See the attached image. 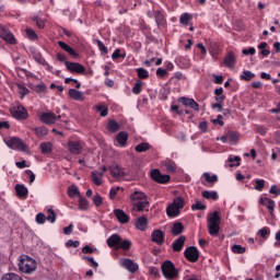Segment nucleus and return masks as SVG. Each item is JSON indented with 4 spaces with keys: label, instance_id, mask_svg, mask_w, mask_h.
I'll use <instances>...</instances> for the list:
<instances>
[{
    "label": "nucleus",
    "instance_id": "obj_1",
    "mask_svg": "<svg viewBox=\"0 0 280 280\" xmlns=\"http://www.w3.org/2000/svg\"><path fill=\"white\" fill-rule=\"evenodd\" d=\"M130 202L137 211H143V209L150 207L148 196H145V192L139 190H136L130 195Z\"/></svg>",
    "mask_w": 280,
    "mask_h": 280
},
{
    "label": "nucleus",
    "instance_id": "obj_2",
    "mask_svg": "<svg viewBox=\"0 0 280 280\" xmlns=\"http://www.w3.org/2000/svg\"><path fill=\"white\" fill-rule=\"evenodd\" d=\"M37 262L34 258L30 256H22L19 262V270L24 275H32V272H36Z\"/></svg>",
    "mask_w": 280,
    "mask_h": 280
},
{
    "label": "nucleus",
    "instance_id": "obj_3",
    "mask_svg": "<svg viewBox=\"0 0 280 280\" xmlns=\"http://www.w3.org/2000/svg\"><path fill=\"white\" fill-rule=\"evenodd\" d=\"M162 273L165 279H176L178 277V270H176V266L171 260H166L162 264Z\"/></svg>",
    "mask_w": 280,
    "mask_h": 280
},
{
    "label": "nucleus",
    "instance_id": "obj_4",
    "mask_svg": "<svg viewBox=\"0 0 280 280\" xmlns=\"http://www.w3.org/2000/svg\"><path fill=\"white\" fill-rule=\"evenodd\" d=\"M4 143L11 150H18L20 152H25V150H27V145L19 137L7 138Z\"/></svg>",
    "mask_w": 280,
    "mask_h": 280
},
{
    "label": "nucleus",
    "instance_id": "obj_5",
    "mask_svg": "<svg viewBox=\"0 0 280 280\" xmlns=\"http://www.w3.org/2000/svg\"><path fill=\"white\" fill-rule=\"evenodd\" d=\"M109 174L115 178L116 180H119L126 176V168L121 167L117 163H112V165L108 167Z\"/></svg>",
    "mask_w": 280,
    "mask_h": 280
},
{
    "label": "nucleus",
    "instance_id": "obj_6",
    "mask_svg": "<svg viewBox=\"0 0 280 280\" xmlns=\"http://www.w3.org/2000/svg\"><path fill=\"white\" fill-rule=\"evenodd\" d=\"M0 38L9 43V45H16V38H14V34L10 32L5 26L0 25Z\"/></svg>",
    "mask_w": 280,
    "mask_h": 280
},
{
    "label": "nucleus",
    "instance_id": "obj_7",
    "mask_svg": "<svg viewBox=\"0 0 280 280\" xmlns=\"http://www.w3.org/2000/svg\"><path fill=\"white\" fill-rule=\"evenodd\" d=\"M184 256L186 257V259H188V261H191L192 264L200 259V253L198 252V248H196V246H190L186 248L184 252Z\"/></svg>",
    "mask_w": 280,
    "mask_h": 280
},
{
    "label": "nucleus",
    "instance_id": "obj_8",
    "mask_svg": "<svg viewBox=\"0 0 280 280\" xmlns=\"http://www.w3.org/2000/svg\"><path fill=\"white\" fill-rule=\"evenodd\" d=\"M11 115L14 119H27V109L23 105H15L11 108Z\"/></svg>",
    "mask_w": 280,
    "mask_h": 280
},
{
    "label": "nucleus",
    "instance_id": "obj_9",
    "mask_svg": "<svg viewBox=\"0 0 280 280\" xmlns=\"http://www.w3.org/2000/svg\"><path fill=\"white\" fill-rule=\"evenodd\" d=\"M66 69H68V71H70V73H85L86 68L79 62H71V61H66Z\"/></svg>",
    "mask_w": 280,
    "mask_h": 280
},
{
    "label": "nucleus",
    "instance_id": "obj_10",
    "mask_svg": "<svg viewBox=\"0 0 280 280\" xmlns=\"http://www.w3.org/2000/svg\"><path fill=\"white\" fill-rule=\"evenodd\" d=\"M83 148L82 141H69L67 144V150L70 154H81Z\"/></svg>",
    "mask_w": 280,
    "mask_h": 280
},
{
    "label": "nucleus",
    "instance_id": "obj_11",
    "mask_svg": "<svg viewBox=\"0 0 280 280\" xmlns=\"http://www.w3.org/2000/svg\"><path fill=\"white\" fill-rule=\"evenodd\" d=\"M61 115L56 116V114L51 112H47L40 115V121L43 124H46L47 126H51V124H55L57 119H61Z\"/></svg>",
    "mask_w": 280,
    "mask_h": 280
},
{
    "label": "nucleus",
    "instance_id": "obj_12",
    "mask_svg": "<svg viewBox=\"0 0 280 280\" xmlns=\"http://www.w3.org/2000/svg\"><path fill=\"white\" fill-rule=\"evenodd\" d=\"M151 178H153L155 183H160L161 185L170 183V175H163L161 174V171L156 168L151 172Z\"/></svg>",
    "mask_w": 280,
    "mask_h": 280
},
{
    "label": "nucleus",
    "instance_id": "obj_13",
    "mask_svg": "<svg viewBox=\"0 0 280 280\" xmlns=\"http://www.w3.org/2000/svg\"><path fill=\"white\" fill-rule=\"evenodd\" d=\"M120 266L122 268H126L129 272L135 273L136 271L139 270V265H137L132 259L124 258L120 260Z\"/></svg>",
    "mask_w": 280,
    "mask_h": 280
},
{
    "label": "nucleus",
    "instance_id": "obj_14",
    "mask_svg": "<svg viewBox=\"0 0 280 280\" xmlns=\"http://www.w3.org/2000/svg\"><path fill=\"white\" fill-rule=\"evenodd\" d=\"M151 241L158 246H163L165 242V234L161 230H155L151 233Z\"/></svg>",
    "mask_w": 280,
    "mask_h": 280
},
{
    "label": "nucleus",
    "instance_id": "obj_15",
    "mask_svg": "<svg viewBox=\"0 0 280 280\" xmlns=\"http://www.w3.org/2000/svg\"><path fill=\"white\" fill-rule=\"evenodd\" d=\"M178 102L183 104V106H188L189 108H192V110H200V105L194 101V98L182 96L178 98Z\"/></svg>",
    "mask_w": 280,
    "mask_h": 280
},
{
    "label": "nucleus",
    "instance_id": "obj_16",
    "mask_svg": "<svg viewBox=\"0 0 280 280\" xmlns=\"http://www.w3.org/2000/svg\"><path fill=\"white\" fill-rule=\"evenodd\" d=\"M106 243L109 248H115V250H119V244H121V236H119V234H113L106 240Z\"/></svg>",
    "mask_w": 280,
    "mask_h": 280
},
{
    "label": "nucleus",
    "instance_id": "obj_17",
    "mask_svg": "<svg viewBox=\"0 0 280 280\" xmlns=\"http://www.w3.org/2000/svg\"><path fill=\"white\" fill-rule=\"evenodd\" d=\"M185 242H187V237L185 235L179 236L173 242L172 248L174 253H180L185 246Z\"/></svg>",
    "mask_w": 280,
    "mask_h": 280
},
{
    "label": "nucleus",
    "instance_id": "obj_18",
    "mask_svg": "<svg viewBox=\"0 0 280 280\" xmlns=\"http://www.w3.org/2000/svg\"><path fill=\"white\" fill-rule=\"evenodd\" d=\"M114 215L115 218H117L118 222H120V224H128L130 217H128V214L126 212H124V210L121 209H115L114 210Z\"/></svg>",
    "mask_w": 280,
    "mask_h": 280
},
{
    "label": "nucleus",
    "instance_id": "obj_19",
    "mask_svg": "<svg viewBox=\"0 0 280 280\" xmlns=\"http://www.w3.org/2000/svg\"><path fill=\"white\" fill-rule=\"evenodd\" d=\"M58 45H59L60 48L63 49V51L69 54V56H71L72 58H79L80 57V55L75 51V49H73V47L69 46L67 43L58 42Z\"/></svg>",
    "mask_w": 280,
    "mask_h": 280
},
{
    "label": "nucleus",
    "instance_id": "obj_20",
    "mask_svg": "<svg viewBox=\"0 0 280 280\" xmlns=\"http://www.w3.org/2000/svg\"><path fill=\"white\" fill-rule=\"evenodd\" d=\"M68 95L75 102H84V94L75 89H70Z\"/></svg>",
    "mask_w": 280,
    "mask_h": 280
},
{
    "label": "nucleus",
    "instance_id": "obj_21",
    "mask_svg": "<svg viewBox=\"0 0 280 280\" xmlns=\"http://www.w3.org/2000/svg\"><path fill=\"white\" fill-rule=\"evenodd\" d=\"M15 191L16 196H19L20 198H27V194H30V190H27V187H25V185L23 184H16Z\"/></svg>",
    "mask_w": 280,
    "mask_h": 280
},
{
    "label": "nucleus",
    "instance_id": "obj_22",
    "mask_svg": "<svg viewBox=\"0 0 280 280\" xmlns=\"http://www.w3.org/2000/svg\"><path fill=\"white\" fill-rule=\"evenodd\" d=\"M223 62L225 67H229V69H233L236 62L235 54L229 52L228 56L224 58Z\"/></svg>",
    "mask_w": 280,
    "mask_h": 280
},
{
    "label": "nucleus",
    "instance_id": "obj_23",
    "mask_svg": "<svg viewBox=\"0 0 280 280\" xmlns=\"http://www.w3.org/2000/svg\"><path fill=\"white\" fill-rule=\"evenodd\" d=\"M208 232L212 237H218V233H220V223H208Z\"/></svg>",
    "mask_w": 280,
    "mask_h": 280
},
{
    "label": "nucleus",
    "instance_id": "obj_24",
    "mask_svg": "<svg viewBox=\"0 0 280 280\" xmlns=\"http://www.w3.org/2000/svg\"><path fill=\"white\" fill-rule=\"evenodd\" d=\"M136 228L138 229V231H145V229L148 228V218L145 217L138 218L136 222Z\"/></svg>",
    "mask_w": 280,
    "mask_h": 280
},
{
    "label": "nucleus",
    "instance_id": "obj_25",
    "mask_svg": "<svg viewBox=\"0 0 280 280\" xmlns=\"http://www.w3.org/2000/svg\"><path fill=\"white\" fill-rule=\"evenodd\" d=\"M116 141L119 143L120 148H124L128 143V133L126 131L119 132L116 137Z\"/></svg>",
    "mask_w": 280,
    "mask_h": 280
},
{
    "label": "nucleus",
    "instance_id": "obj_26",
    "mask_svg": "<svg viewBox=\"0 0 280 280\" xmlns=\"http://www.w3.org/2000/svg\"><path fill=\"white\" fill-rule=\"evenodd\" d=\"M183 231H185V226L180 222L174 223L171 229L172 235H175V236L180 235V233H183Z\"/></svg>",
    "mask_w": 280,
    "mask_h": 280
},
{
    "label": "nucleus",
    "instance_id": "obj_27",
    "mask_svg": "<svg viewBox=\"0 0 280 280\" xmlns=\"http://www.w3.org/2000/svg\"><path fill=\"white\" fill-rule=\"evenodd\" d=\"M168 218H176L180 214V210L176 206L170 205L166 209Z\"/></svg>",
    "mask_w": 280,
    "mask_h": 280
},
{
    "label": "nucleus",
    "instance_id": "obj_28",
    "mask_svg": "<svg viewBox=\"0 0 280 280\" xmlns=\"http://www.w3.org/2000/svg\"><path fill=\"white\" fill-rule=\"evenodd\" d=\"M260 203L264 207H267L270 211H275V200L270 198H260Z\"/></svg>",
    "mask_w": 280,
    "mask_h": 280
},
{
    "label": "nucleus",
    "instance_id": "obj_29",
    "mask_svg": "<svg viewBox=\"0 0 280 280\" xmlns=\"http://www.w3.org/2000/svg\"><path fill=\"white\" fill-rule=\"evenodd\" d=\"M152 149V145H150V143H148V142H141V143H139V144H137L136 147H135V150L137 151V152H139V153H141V152H148V150H151Z\"/></svg>",
    "mask_w": 280,
    "mask_h": 280
},
{
    "label": "nucleus",
    "instance_id": "obj_30",
    "mask_svg": "<svg viewBox=\"0 0 280 280\" xmlns=\"http://www.w3.org/2000/svg\"><path fill=\"white\" fill-rule=\"evenodd\" d=\"M208 224H220V213L218 211L210 214L208 218Z\"/></svg>",
    "mask_w": 280,
    "mask_h": 280
},
{
    "label": "nucleus",
    "instance_id": "obj_31",
    "mask_svg": "<svg viewBox=\"0 0 280 280\" xmlns=\"http://www.w3.org/2000/svg\"><path fill=\"white\" fill-rule=\"evenodd\" d=\"M253 78H255V73L249 70H244L241 74V80H244L245 82H250Z\"/></svg>",
    "mask_w": 280,
    "mask_h": 280
},
{
    "label": "nucleus",
    "instance_id": "obj_32",
    "mask_svg": "<svg viewBox=\"0 0 280 280\" xmlns=\"http://www.w3.org/2000/svg\"><path fill=\"white\" fill-rule=\"evenodd\" d=\"M131 246H132V242H130V240L120 238V244L118 245V249L121 248V250H130Z\"/></svg>",
    "mask_w": 280,
    "mask_h": 280
},
{
    "label": "nucleus",
    "instance_id": "obj_33",
    "mask_svg": "<svg viewBox=\"0 0 280 280\" xmlns=\"http://www.w3.org/2000/svg\"><path fill=\"white\" fill-rule=\"evenodd\" d=\"M203 198H206L207 200H218L219 196L217 191H209L206 190L202 192Z\"/></svg>",
    "mask_w": 280,
    "mask_h": 280
},
{
    "label": "nucleus",
    "instance_id": "obj_34",
    "mask_svg": "<svg viewBox=\"0 0 280 280\" xmlns=\"http://www.w3.org/2000/svg\"><path fill=\"white\" fill-rule=\"evenodd\" d=\"M138 78H140V80H145L148 78H150V72H148V70L143 69V68H138L136 69Z\"/></svg>",
    "mask_w": 280,
    "mask_h": 280
},
{
    "label": "nucleus",
    "instance_id": "obj_35",
    "mask_svg": "<svg viewBox=\"0 0 280 280\" xmlns=\"http://www.w3.org/2000/svg\"><path fill=\"white\" fill-rule=\"evenodd\" d=\"M172 205L180 210L185 207V199L183 197H177L173 200Z\"/></svg>",
    "mask_w": 280,
    "mask_h": 280
},
{
    "label": "nucleus",
    "instance_id": "obj_36",
    "mask_svg": "<svg viewBox=\"0 0 280 280\" xmlns=\"http://www.w3.org/2000/svg\"><path fill=\"white\" fill-rule=\"evenodd\" d=\"M191 210L192 211H205L207 210V206L205 203H202V201H196L192 206H191Z\"/></svg>",
    "mask_w": 280,
    "mask_h": 280
},
{
    "label": "nucleus",
    "instance_id": "obj_37",
    "mask_svg": "<svg viewBox=\"0 0 280 280\" xmlns=\"http://www.w3.org/2000/svg\"><path fill=\"white\" fill-rule=\"evenodd\" d=\"M203 178L207 180V183H210L211 185L218 183V175H211L209 173H203Z\"/></svg>",
    "mask_w": 280,
    "mask_h": 280
},
{
    "label": "nucleus",
    "instance_id": "obj_38",
    "mask_svg": "<svg viewBox=\"0 0 280 280\" xmlns=\"http://www.w3.org/2000/svg\"><path fill=\"white\" fill-rule=\"evenodd\" d=\"M33 130L35 135H37L38 137H47L49 132L45 127H36V128H33Z\"/></svg>",
    "mask_w": 280,
    "mask_h": 280
},
{
    "label": "nucleus",
    "instance_id": "obj_39",
    "mask_svg": "<svg viewBox=\"0 0 280 280\" xmlns=\"http://www.w3.org/2000/svg\"><path fill=\"white\" fill-rule=\"evenodd\" d=\"M155 21L158 25H165V16L163 15V13H161V11H155Z\"/></svg>",
    "mask_w": 280,
    "mask_h": 280
},
{
    "label": "nucleus",
    "instance_id": "obj_40",
    "mask_svg": "<svg viewBox=\"0 0 280 280\" xmlns=\"http://www.w3.org/2000/svg\"><path fill=\"white\" fill-rule=\"evenodd\" d=\"M189 21H191V14L183 13L179 18V23L182 25H189Z\"/></svg>",
    "mask_w": 280,
    "mask_h": 280
},
{
    "label": "nucleus",
    "instance_id": "obj_41",
    "mask_svg": "<svg viewBox=\"0 0 280 280\" xmlns=\"http://www.w3.org/2000/svg\"><path fill=\"white\" fill-rule=\"evenodd\" d=\"M79 209L80 211H88L89 210V200L85 198L80 197L79 199Z\"/></svg>",
    "mask_w": 280,
    "mask_h": 280
},
{
    "label": "nucleus",
    "instance_id": "obj_42",
    "mask_svg": "<svg viewBox=\"0 0 280 280\" xmlns=\"http://www.w3.org/2000/svg\"><path fill=\"white\" fill-rule=\"evenodd\" d=\"M142 86H143L142 81H140V80L136 81V84L132 88L133 95H139L141 93V91L143 90Z\"/></svg>",
    "mask_w": 280,
    "mask_h": 280
},
{
    "label": "nucleus",
    "instance_id": "obj_43",
    "mask_svg": "<svg viewBox=\"0 0 280 280\" xmlns=\"http://www.w3.org/2000/svg\"><path fill=\"white\" fill-rule=\"evenodd\" d=\"M109 132H117L120 128L119 124L115 120H110L107 125Z\"/></svg>",
    "mask_w": 280,
    "mask_h": 280
},
{
    "label": "nucleus",
    "instance_id": "obj_44",
    "mask_svg": "<svg viewBox=\"0 0 280 280\" xmlns=\"http://www.w3.org/2000/svg\"><path fill=\"white\" fill-rule=\"evenodd\" d=\"M229 163H230V167H238L240 165V161H242V158L240 156H234V158H229L228 159Z\"/></svg>",
    "mask_w": 280,
    "mask_h": 280
},
{
    "label": "nucleus",
    "instance_id": "obj_45",
    "mask_svg": "<svg viewBox=\"0 0 280 280\" xmlns=\"http://www.w3.org/2000/svg\"><path fill=\"white\" fill-rule=\"evenodd\" d=\"M232 253H235L236 255H244V253H246V247H243L242 245H233Z\"/></svg>",
    "mask_w": 280,
    "mask_h": 280
},
{
    "label": "nucleus",
    "instance_id": "obj_46",
    "mask_svg": "<svg viewBox=\"0 0 280 280\" xmlns=\"http://www.w3.org/2000/svg\"><path fill=\"white\" fill-rule=\"evenodd\" d=\"M47 213L48 215L46 217V220H48V222L54 224V222H56V212L54 211V209L49 208L47 210Z\"/></svg>",
    "mask_w": 280,
    "mask_h": 280
},
{
    "label": "nucleus",
    "instance_id": "obj_47",
    "mask_svg": "<svg viewBox=\"0 0 280 280\" xmlns=\"http://www.w3.org/2000/svg\"><path fill=\"white\" fill-rule=\"evenodd\" d=\"M96 110L100 113L101 117H106L108 115V108L106 105H97Z\"/></svg>",
    "mask_w": 280,
    "mask_h": 280
},
{
    "label": "nucleus",
    "instance_id": "obj_48",
    "mask_svg": "<svg viewBox=\"0 0 280 280\" xmlns=\"http://www.w3.org/2000/svg\"><path fill=\"white\" fill-rule=\"evenodd\" d=\"M95 43H96L101 54L106 56V54H108V48L104 45V43H102V40H100V39H96Z\"/></svg>",
    "mask_w": 280,
    "mask_h": 280
},
{
    "label": "nucleus",
    "instance_id": "obj_49",
    "mask_svg": "<svg viewBox=\"0 0 280 280\" xmlns=\"http://www.w3.org/2000/svg\"><path fill=\"white\" fill-rule=\"evenodd\" d=\"M2 280H23V278H21L19 275L16 273H5L3 277H2Z\"/></svg>",
    "mask_w": 280,
    "mask_h": 280
},
{
    "label": "nucleus",
    "instance_id": "obj_50",
    "mask_svg": "<svg viewBox=\"0 0 280 280\" xmlns=\"http://www.w3.org/2000/svg\"><path fill=\"white\" fill-rule=\"evenodd\" d=\"M40 150H42L43 154H49V152H51V143H49V142L42 143Z\"/></svg>",
    "mask_w": 280,
    "mask_h": 280
},
{
    "label": "nucleus",
    "instance_id": "obj_51",
    "mask_svg": "<svg viewBox=\"0 0 280 280\" xmlns=\"http://www.w3.org/2000/svg\"><path fill=\"white\" fill-rule=\"evenodd\" d=\"M68 196L70 198H74V196H80V190H78V188L75 186H70L68 188Z\"/></svg>",
    "mask_w": 280,
    "mask_h": 280
},
{
    "label": "nucleus",
    "instance_id": "obj_52",
    "mask_svg": "<svg viewBox=\"0 0 280 280\" xmlns=\"http://www.w3.org/2000/svg\"><path fill=\"white\" fill-rule=\"evenodd\" d=\"M255 183H256V186L254 187V189H256V191H262L264 187L266 186V180L256 179Z\"/></svg>",
    "mask_w": 280,
    "mask_h": 280
},
{
    "label": "nucleus",
    "instance_id": "obj_53",
    "mask_svg": "<svg viewBox=\"0 0 280 280\" xmlns=\"http://www.w3.org/2000/svg\"><path fill=\"white\" fill-rule=\"evenodd\" d=\"M18 90L21 95V98H23L25 95L30 94V90L25 88L24 85L18 84Z\"/></svg>",
    "mask_w": 280,
    "mask_h": 280
},
{
    "label": "nucleus",
    "instance_id": "obj_54",
    "mask_svg": "<svg viewBox=\"0 0 280 280\" xmlns=\"http://www.w3.org/2000/svg\"><path fill=\"white\" fill-rule=\"evenodd\" d=\"M26 36L30 38V40H37L38 35H36V32L32 28H26Z\"/></svg>",
    "mask_w": 280,
    "mask_h": 280
},
{
    "label": "nucleus",
    "instance_id": "obj_55",
    "mask_svg": "<svg viewBox=\"0 0 280 280\" xmlns=\"http://www.w3.org/2000/svg\"><path fill=\"white\" fill-rule=\"evenodd\" d=\"M33 21L36 22V25H37V27H38L39 30H44V28H45V20H44V19H40V18H38V16H35V18L33 19Z\"/></svg>",
    "mask_w": 280,
    "mask_h": 280
},
{
    "label": "nucleus",
    "instance_id": "obj_56",
    "mask_svg": "<svg viewBox=\"0 0 280 280\" xmlns=\"http://www.w3.org/2000/svg\"><path fill=\"white\" fill-rule=\"evenodd\" d=\"M35 220H36L37 224H43L47 220V217H45V213L39 212V213H37Z\"/></svg>",
    "mask_w": 280,
    "mask_h": 280
},
{
    "label": "nucleus",
    "instance_id": "obj_57",
    "mask_svg": "<svg viewBox=\"0 0 280 280\" xmlns=\"http://www.w3.org/2000/svg\"><path fill=\"white\" fill-rule=\"evenodd\" d=\"M260 237H264V240H266L268 237V235H270V229L268 228H262L258 231Z\"/></svg>",
    "mask_w": 280,
    "mask_h": 280
},
{
    "label": "nucleus",
    "instance_id": "obj_58",
    "mask_svg": "<svg viewBox=\"0 0 280 280\" xmlns=\"http://www.w3.org/2000/svg\"><path fill=\"white\" fill-rule=\"evenodd\" d=\"M93 202L95 207H102L103 199L100 194L94 195Z\"/></svg>",
    "mask_w": 280,
    "mask_h": 280
},
{
    "label": "nucleus",
    "instance_id": "obj_59",
    "mask_svg": "<svg viewBox=\"0 0 280 280\" xmlns=\"http://www.w3.org/2000/svg\"><path fill=\"white\" fill-rule=\"evenodd\" d=\"M119 189H121L120 187H113L110 188L109 190V198L112 200H115L116 196H117V192L119 191Z\"/></svg>",
    "mask_w": 280,
    "mask_h": 280
},
{
    "label": "nucleus",
    "instance_id": "obj_60",
    "mask_svg": "<svg viewBox=\"0 0 280 280\" xmlns=\"http://www.w3.org/2000/svg\"><path fill=\"white\" fill-rule=\"evenodd\" d=\"M113 60H117L118 58H126V55H121L120 49H116L112 55Z\"/></svg>",
    "mask_w": 280,
    "mask_h": 280
},
{
    "label": "nucleus",
    "instance_id": "obj_61",
    "mask_svg": "<svg viewBox=\"0 0 280 280\" xmlns=\"http://www.w3.org/2000/svg\"><path fill=\"white\" fill-rule=\"evenodd\" d=\"M242 54L244 56H255V47H249L247 49H243Z\"/></svg>",
    "mask_w": 280,
    "mask_h": 280
},
{
    "label": "nucleus",
    "instance_id": "obj_62",
    "mask_svg": "<svg viewBox=\"0 0 280 280\" xmlns=\"http://www.w3.org/2000/svg\"><path fill=\"white\" fill-rule=\"evenodd\" d=\"M92 182L94 183V185L100 187V185H102V177L97 175H92Z\"/></svg>",
    "mask_w": 280,
    "mask_h": 280
},
{
    "label": "nucleus",
    "instance_id": "obj_63",
    "mask_svg": "<svg viewBox=\"0 0 280 280\" xmlns=\"http://www.w3.org/2000/svg\"><path fill=\"white\" fill-rule=\"evenodd\" d=\"M156 75H158L159 78H165V75H167V70H165V69H163V68H159V69L156 70Z\"/></svg>",
    "mask_w": 280,
    "mask_h": 280
},
{
    "label": "nucleus",
    "instance_id": "obj_64",
    "mask_svg": "<svg viewBox=\"0 0 280 280\" xmlns=\"http://www.w3.org/2000/svg\"><path fill=\"white\" fill-rule=\"evenodd\" d=\"M269 194H275L276 196H280V189L277 187V185H272L269 189Z\"/></svg>",
    "mask_w": 280,
    "mask_h": 280
}]
</instances>
